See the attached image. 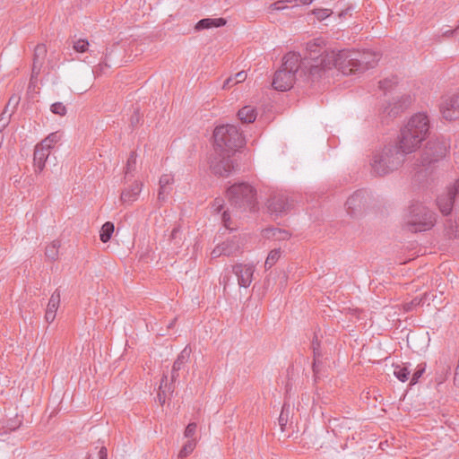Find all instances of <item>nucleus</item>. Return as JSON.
<instances>
[{"label": "nucleus", "mask_w": 459, "mask_h": 459, "mask_svg": "<svg viewBox=\"0 0 459 459\" xmlns=\"http://www.w3.org/2000/svg\"><path fill=\"white\" fill-rule=\"evenodd\" d=\"M255 195V189L247 183L234 184L227 190L230 205L243 211L255 210L256 204Z\"/></svg>", "instance_id": "6e6552de"}, {"label": "nucleus", "mask_w": 459, "mask_h": 459, "mask_svg": "<svg viewBox=\"0 0 459 459\" xmlns=\"http://www.w3.org/2000/svg\"><path fill=\"white\" fill-rule=\"evenodd\" d=\"M74 49L79 53H84L88 50L89 42L86 39H80L74 42Z\"/></svg>", "instance_id": "ea45409f"}, {"label": "nucleus", "mask_w": 459, "mask_h": 459, "mask_svg": "<svg viewBox=\"0 0 459 459\" xmlns=\"http://www.w3.org/2000/svg\"><path fill=\"white\" fill-rule=\"evenodd\" d=\"M410 152H403L400 142L396 145L385 146L380 152L374 155L371 167L372 171L378 176H385L398 169Z\"/></svg>", "instance_id": "20e7f679"}, {"label": "nucleus", "mask_w": 459, "mask_h": 459, "mask_svg": "<svg viewBox=\"0 0 459 459\" xmlns=\"http://www.w3.org/2000/svg\"><path fill=\"white\" fill-rule=\"evenodd\" d=\"M394 375L402 382H406L411 375V370L407 366H394Z\"/></svg>", "instance_id": "2f4dec72"}, {"label": "nucleus", "mask_w": 459, "mask_h": 459, "mask_svg": "<svg viewBox=\"0 0 459 459\" xmlns=\"http://www.w3.org/2000/svg\"><path fill=\"white\" fill-rule=\"evenodd\" d=\"M100 459H108V450L105 446H102L99 452Z\"/></svg>", "instance_id": "864d4df0"}, {"label": "nucleus", "mask_w": 459, "mask_h": 459, "mask_svg": "<svg viewBox=\"0 0 459 459\" xmlns=\"http://www.w3.org/2000/svg\"><path fill=\"white\" fill-rule=\"evenodd\" d=\"M233 155L216 153L211 161L212 171L221 177H228L235 169Z\"/></svg>", "instance_id": "f8f14e48"}, {"label": "nucleus", "mask_w": 459, "mask_h": 459, "mask_svg": "<svg viewBox=\"0 0 459 459\" xmlns=\"http://www.w3.org/2000/svg\"><path fill=\"white\" fill-rule=\"evenodd\" d=\"M292 206V200L284 193L273 194L267 201V209L275 217L286 214Z\"/></svg>", "instance_id": "9b49d317"}, {"label": "nucleus", "mask_w": 459, "mask_h": 459, "mask_svg": "<svg viewBox=\"0 0 459 459\" xmlns=\"http://www.w3.org/2000/svg\"><path fill=\"white\" fill-rule=\"evenodd\" d=\"M425 369H426V364L425 363L418 365L416 370L412 374L410 385H412L417 384L419 379L421 377V376L425 372Z\"/></svg>", "instance_id": "58836bf2"}, {"label": "nucleus", "mask_w": 459, "mask_h": 459, "mask_svg": "<svg viewBox=\"0 0 459 459\" xmlns=\"http://www.w3.org/2000/svg\"><path fill=\"white\" fill-rule=\"evenodd\" d=\"M307 54L301 57V61H307L308 65H316L321 70L320 78L325 74L326 70L335 67L337 53L325 54V40L321 38L314 39L307 43Z\"/></svg>", "instance_id": "423d86ee"}, {"label": "nucleus", "mask_w": 459, "mask_h": 459, "mask_svg": "<svg viewBox=\"0 0 459 459\" xmlns=\"http://www.w3.org/2000/svg\"><path fill=\"white\" fill-rule=\"evenodd\" d=\"M169 239L171 242H173V244L177 247H179L182 244V238H181V230H180V227H175L170 235H169Z\"/></svg>", "instance_id": "4c0bfd02"}, {"label": "nucleus", "mask_w": 459, "mask_h": 459, "mask_svg": "<svg viewBox=\"0 0 459 459\" xmlns=\"http://www.w3.org/2000/svg\"><path fill=\"white\" fill-rule=\"evenodd\" d=\"M222 206H223V201L222 200L218 199V198L214 200L213 207H214V210L217 212H220L221 211Z\"/></svg>", "instance_id": "8fccbe9b"}, {"label": "nucleus", "mask_w": 459, "mask_h": 459, "mask_svg": "<svg viewBox=\"0 0 459 459\" xmlns=\"http://www.w3.org/2000/svg\"><path fill=\"white\" fill-rule=\"evenodd\" d=\"M397 83V78L393 77L391 79H384L379 82V88L383 91H388L390 90L394 85Z\"/></svg>", "instance_id": "79ce46f5"}, {"label": "nucleus", "mask_w": 459, "mask_h": 459, "mask_svg": "<svg viewBox=\"0 0 459 459\" xmlns=\"http://www.w3.org/2000/svg\"><path fill=\"white\" fill-rule=\"evenodd\" d=\"M290 411V405L287 403H284L282 405L280 416L278 418V422H279L281 431L284 430L285 426L287 425V423L289 421Z\"/></svg>", "instance_id": "473e14b6"}, {"label": "nucleus", "mask_w": 459, "mask_h": 459, "mask_svg": "<svg viewBox=\"0 0 459 459\" xmlns=\"http://www.w3.org/2000/svg\"><path fill=\"white\" fill-rule=\"evenodd\" d=\"M114 232V224L110 221H107L103 224L100 230V238L104 243L108 242Z\"/></svg>", "instance_id": "72a5a7b5"}, {"label": "nucleus", "mask_w": 459, "mask_h": 459, "mask_svg": "<svg viewBox=\"0 0 459 459\" xmlns=\"http://www.w3.org/2000/svg\"><path fill=\"white\" fill-rule=\"evenodd\" d=\"M230 220V214L227 211H224L223 213H222V221L224 223V226L226 228H229V221Z\"/></svg>", "instance_id": "603ef678"}, {"label": "nucleus", "mask_w": 459, "mask_h": 459, "mask_svg": "<svg viewBox=\"0 0 459 459\" xmlns=\"http://www.w3.org/2000/svg\"><path fill=\"white\" fill-rule=\"evenodd\" d=\"M459 194V179H457L454 186L447 188L446 193L442 194L437 198V204L440 212L444 215H448L452 212L454 203L456 195Z\"/></svg>", "instance_id": "ddd939ff"}, {"label": "nucleus", "mask_w": 459, "mask_h": 459, "mask_svg": "<svg viewBox=\"0 0 459 459\" xmlns=\"http://www.w3.org/2000/svg\"><path fill=\"white\" fill-rule=\"evenodd\" d=\"M458 29H459V28L455 29V30H454V31H446V32H445V35H446L447 33H451V34H452V33H454V32L457 31V30H458Z\"/></svg>", "instance_id": "bf43d9fd"}, {"label": "nucleus", "mask_w": 459, "mask_h": 459, "mask_svg": "<svg viewBox=\"0 0 459 459\" xmlns=\"http://www.w3.org/2000/svg\"><path fill=\"white\" fill-rule=\"evenodd\" d=\"M60 304V293L56 290L51 295L45 314V319L48 323H52L56 315L57 308Z\"/></svg>", "instance_id": "4be33fe9"}, {"label": "nucleus", "mask_w": 459, "mask_h": 459, "mask_svg": "<svg viewBox=\"0 0 459 459\" xmlns=\"http://www.w3.org/2000/svg\"><path fill=\"white\" fill-rule=\"evenodd\" d=\"M167 380V376L164 375L161 378L160 385L158 392V399L161 405L165 403L167 392H173L171 384H168Z\"/></svg>", "instance_id": "c85d7f7f"}, {"label": "nucleus", "mask_w": 459, "mask_h": 459, "mask_svg": "<svg viewBox=\"0 0 459 459\" xmlns=\"http://www.w3.org/2000/svg\"><path fill=\"white\" fill-rule=\"evenodd\" d=\"M281 252L280 248H274L271 250L264 263V267L266 270L272 268L274 265V264L281 257Z\"/></svg>", "instance_id": "f704fd0d"}, {"label": "nucleus", "mask_w": 459, "mask_h": 459, "mask_svg": "<svg viewBox=\"0 0 459 459\" xmlns=\"http://www.w3.org/2000/svg\"><path fill=\"white\" fill-rule=\"evenodd\" d=\"M47 55V48L44 44H39L34 48L31 79L37 77Z\"/></svg>", "instance_id": "6ab92c4d"}, {"label": "nucleus", "mask_w": 459, "mask_h": 459, "mask_svg": "<svg viewBox=\"0 0 459 459\" xmlns=\"http://www.w3.org/2000/svg\"><path fill=\"white\" fill-rule=\"evenodd\" d=\"M429 132V120L425 113L413 115L401 129L400 147L405 152H413L426 139Z\"/></svg>", "instance_id": "7ed1b4c3"}, {"label": "nucleus", "mask_w": 459, "mask_h": 459, "mask_svg": "<svg viewBox=\"0 0 459 459\" xmlns=\"http://www.w3.org/2000/svg\"><path fill=\"white\" fill-rule=\"evenodd\" d=\"M255 272V265L252 264H236L232 266V273L238 279L240 287L247 288L252 281Z\"/></svg>", "instance_id": "4468645a"}, {"label": "nucleus", "mask_w": 459, "mask_h": 459, "mask_svg": "<svg viewBox=\"0 0 459 459\" xmlns=\"http://www.w3.org/2000/svg\"><path fill=\"white\" fill-rule=\"evenodd\" d=\"M196 442L194 438L188 440L178 453V458L184 459L188 456L195 448Z\"/></svg>", "instance_id": "c9c22d12"}, {"label": "nucleus", "mask_w": 459, "mask_h": 459, "mask_svg": "<svg viewBox=\"0 0 459 459\" xmlns=\"http://www.w3.org/2000/svg\"><path fill=\"white\" fill-rule=\"evenodd\" d=\"M314 13H315L316 17L317 18V20L323 21L325 18L330 16V14L332 13V11L329 9H316L314 11Z\"/></svg>", "instance_id": "c03bdc74"}, {"label": "nucleus", "mask_w": 459, "mask_h": 459, "mask_svg": "<svg viewBox=\"0 0 459 459\" xmlns=\"http://www.w3.org/2000/svg\"><path fill=\"white\" fill-rule=\"evenodd\" d=\"M412 304H420V301L417 300V299L412 300Z\"/></svg>", "instance_id": "052dcab7"}, {"label": "nucleus", "mask_w": 459, "mask_h": 459, "mask_svg": "<svg viewBox=\"0 0 459 459\" xmlns=\"http://www.w3.org/2000/svg\"><path fill=\"white\" fill-rule=\"evenodd\" d=\"M411 99L410 96H403L400 100L394 102H389L384 107L382 114L385 117H395L402 113L411 104Z\"/></svg>", "instance_id": "f3484780"}, {"label": "nucleus", "mask_w": 459, "mask_h": 459, "mask_svg": "<svg viewBox=\"0 0 459 459\" xmlns=\"http://www.w3.org/2000/svg\"><path fill=\"white\" fill-rule=\"evenodd\" d=\"M173 177L169 174H164L160 178L159 181V192H158V199L160 202H164L169 194V186L173 183Z\"/></svg>", "instance_id": "b1692460"}, {"label": "nucleus", "mask_w": 459, "mask_h": 459, "mask_svg": "<svg viewBox=\"0 0 459 459\" xmlns=\"http://www.w3.org/2000/svg\"><path fill=\"white\" fill-rule=\"evenodd\" d=\"M60 247V241L59 240H54L49 245L47 246L45 250L46 256L50 261H56L58 258V250Z\"/></svg>", "instance_id": "7c9ffc66"}, {"label": "nucleus", "mask_w": 459, "mask_h": 459, "mask_svg": "<svg viewBox=\"0 0 459 459\" xmlns=\"http://www.w3.org/2000/svg\"><path fill=\"white\" fill-rule=\"evenodd\" d=\"M321 70L316 65H308L301 61L299 53L289 52L282 59V65L274 74L272 85L279 91L290 90L295 82H315L320 79Z\"/></svg>", "instance_id": "f257e3e1"}, {"label": "nucleus", "mask_w": 459, "mask_h": 459, "mask_svg": "<svg viewBox=\"0 0 459 459\" xmlns=\"http://www.w3.org/2000/svg\"><path fill=\"white\" fill-rule=\"evenodd\" d=\"M196 428H197L196 423H195V422L189 423L185 429V433H184L185 437L187 438H192L194 437V435L195 434Z\"/></svg>", "instance_id": "a18cd8bd"}, {"label": "nucleus", "mask_w": 459, "mask_h": 459, "mask_svg": "<svg viewBox=\"0 0 459 459\" xmlns=\"http://www.w3.org/2000/svg\"><path fill=\"white\" fill-rule=\"evenodd\" d=\"M435 221V213L421 203L416 202L409 207L405 226L411 232H421L430 230Z\"/></svg>", "instance_id": "0eeeda50"}, {"label": "nucleus", "mask_w": 459, "mask_h": 459, "mask_svg": "<svg viewBox=\"0 0 459 459\" xmlns=\"http://www.w3.org/2000/svg\"><path fill=\"white\" fill-rule=\"evenodd\" d=\"M136 156L137 155H136L135 152H131V153L127 159L126 168H125L126 178H127L129 175H132V173L135 170Z\"/></svg>", "instance_id": "e433bc0d"}, {"label": "nucleus", "mask_w": 459, "mask_h": 459, "mask_svg": "<svg viewBox=\"0 0 459 459\" xmlns=\"http://www.w3.org/2000/svg\"><path fill=\"white\" fill-rule=\"evenodd\" d=\"M107 58L108 53H106L105 55V59L102 60L98 65L94 66V68L92 69V73L95 76L101 75L104 73V70L109 67L108 64L107 63Z\"/></svg>", "instance_id": "a19ab883"}, {"label": "nucleus", "mask_w": 459, "mask_h": 459, "mask_svg": "<svg viewBox=\"0 0 459 459\" xmlns=\"http://www.w3.org/2000/svg\"><path fill=\"white\" fill-rule=\"evenodd\" d=\"M140 117L139 113L135 112V114L131 117V123L134 126V124H137L139 122Z\"/></svg>", "instance_id": "5fc2aeb1"}, {"label": "nucleus", "mask_w": 459, "mask_h": 459, "mask_svg": "<svg viewBox=\"0 0 459 459\" xmlns=\"http://www.w3.org/2000/svg\"><path fill=\"white\" fill-rule=\"evenodd\" d=\"M378 60V55L370 50L343 49L337 53L335 68L346 75L359 74L373 68Z\"/></svg>", "instance_id": "f03ea898"}, {"label": "nucleus", "mask_w": 459, "mask_h": 459, "mask_svg": "<svg viewBox=\"0 0 459 459\" xmlns=\"http://www.w3.org/2000/svg\"><path fill=\"white\" fill-rule=\"evenodd\" d=\"M50 110L52 113L59 116H65L66 114V107L62 102H56L52 104Z\"/></svg>", "instance_id": "37998d69"}, {"label": "nucleus", "mask_w": 459, "mask_h": 459, "mask_svg": "<svg viewBox=\"0 0 459 459\" xmlns=\"http://www.w3.org/2000/svg\"><path fill=\"white\" fill-rule=\"evenodd\" d=\"M229 281H230V277L223 276L222 283H223V286H224V290H226V288H227V286L229 284Z\"/></svg>", "instance_id": "6e6d98bb"}, {"label": "nucleus", "mask_w": 459, "mask_h": 459, "mask_svg": "<svg viewBox=\"0 0 459 459\" xmlns=\"http://www.w3.org/2000/svg\"><path fill=\"white\" fill-rule=\"evenodd\" d=\"M191 348L186 346L181 352L178 355L177 359L174 361L171 370V383L176 382L179 377L178 372L183 369L186 364L188 362L191 354Z\"/></svg>", "instance_id": "a211bd4d"}, {"label": "nucleus", "mask_w": 459, "mask_h": 459, "mask_svg": "<svg viewBox=\"0 0 459 459\" xmlns=\"http://www.w3.org/2000/svg\"><path fill=\"white\" fill-rule=\"evenodd\" d=\"M372 202L371 194L366 189L354 192L346 201L347 213L352 218L364 214Z\"/></svg>", "instance_id": "1a4fd4ad"}, {"label": "nucleus", "mask_w": 459, "mask_h": 459, "mask_svg": "<svg viewBox=\"0 0 459 459\" xmlns=\"http://www.w3.org/2000/svg\"><path fill=\"white\" fill-rule=\"evenodd\" d=\"M239 250V238L233 237L232 238L228 239L215 247L211 255L212 258H217L221 255L230 256L236 255Z\"/></svg>", "instance_id": "dca6fc26"}, {"label": "nucleus", "mask_w": 459, "mask_h": 459, "mask_svg": "<svg viewBox=\"0 0 459 459\" xmlns=\"http://www.w3.org/2000/svg\"><path fill=\"white\" fill-rule=\"evenodd\" d=\"M62 138V133L59 131L49 134L45 139H43L39 144L45 147L48 151H51L55 144L57 143Z\"/></svg>", "instance_id": "bb28decb"}, {"label": "nucleus", "mask_w": 459, "mask_h": 459, "mask_svg": "<svg viewBox=\"0 0 459 459\" xmlns=\"http://www.w3.org/2000/svg\"><path fill=\"white\" fill-rule=\"evenodd\" d=\"M299 2L303 4H309L313 2V0H299Z\"/></svg>", "instance_id": "13d9d810"}, {"label": "nucleus", "mask_w": 459, "mask_h": 459, "mask_svg": "<svg viewBox=\"0 0 459 459\" xmlns=\"http://www.w3.org/2000/svg\"><path fill=\"white\" fill-rule=\"evenodd\" d=\"M214 150L216 153L234 155L244 144V137L237 126L221 125L213 131Z\"/></svg>", "instance_id": "39448f33"}, {"label": "nucleus", "mask_w": 459, "mask_h": 459, "mask_svg": "<svg viewBox=\"0 0 459 459\" xmlns=\"http://www.w3.org/2000/svg\"><path fill=\"white\" fill-rule=\"evenodd\" d=\"M256 117L257 112L252 106H245L238 112V117L242 123H253Z\"/></svg>", "instance_id": "a878e982"}, {"label": "nucleus", "mask_w": 459, "mask_h": 459, "mask_svg": "<svg viewBox=\"0 0 459 459\" xmlns=\"http://www.w3.org/2000/svg\"><path fill=\"white\" fill-rule=\"evenodd\" d=\"M227 20L224 18H204L197 22L195 26V30H203L211 28H219L225 26Z\"/></svg>", "instance_id": "5701e85b"}, {"label": "nucleus", "mask_w": 459, "mask_h": 459, "mask_svg": "<svg viewBox=\"0 0 459 459\" xmlns=\"http://www.w3.org/2000/svg\"><path fill=\"white\" fill-rule=\"evenodd\" d=\"M50 151H48L41 144L38 143L35 146L33 155V165L36 173H41L45 168V163L49 157Z\"/></svg>", "instance_id": "aec40b11"}, {"label": "nucleus", "mask_w": 459, "mask_h": 459, "mask_svg": "<svg viewBox=\"0 0 459 459\" xmlns=\"http://www.w3.org/2000/svg\"><path fill=\"white\" fill-rule=\"evenodd\" d=\"M273 6H274V9H277V10L284 8L280 2L273 4Z\"/></svg>", "instance_id": "4d7b16f0"}, {"label": "nucleus", "mask_w": 459, "mask_h": 459, "mask_svg": "<svg viewBox=\"0 0 459 459\" xmlns=\"http://www.w3.org/2000/svg\"><path fill=\"white\" fill-rule=\"evenodd\" d=\"M265 234L266 237H272L275 240H285L288 239L290 236V234L288 231L278 228L267 229L265 230Z\"/></svg>", "instance_id": "c756f323"}, {"label": "nucleus", "mask_w": 459, "mask_h": 459, "mask_svg": "<svg viewBox=\"0 0 459 459\" xmlns=\"http://www.w3.org/2000/svg\"><path fill=\"white\" fill-rule=\"evenodd\" d=\"M247 79V74L244 71L238 72L234 76V83H239Z\"/></svg>", "instance_id": "09e8293b"}, {"label": "nucleus", "mask_w": 459, "mask_h": 459, "mask_svg": "<svg viewBox=\"0 0 459 459\" xmlns=\"http://www.w3.org/2000/svg\"><path fill=\"white\" fill-rule=\"evenodd\" d=\"M319 347H320L319 342H318L317 338L316 337L312 341V349H313V353H314L313 371H314L315 376H317L319 374L320 367L322 364V362L319 359V356H320Z\"/></svg>", "instance_id": "cd10ccee"}, {"label": "nucleus", "mask_w": 459, "mask_h": 459, "mask_svg": "<svg viewBox=\"0 0 459 459\" xmlns=\"http://www.w3.org/2000/svg\"><path fill=\"white\" fill-rule=\"evenodd\" d=\"M234 83V77H229L223 83V89H230Z\"/></svg>", "instance_id": "3c124183"}, {"label": "nucleus", "mask_w": 459, "mask_h": 459, "mask_svg": "<svg viewBox=\"0 0 459 459\" xmlns=\"http://www.w3.org/2000/svg\"><path fill=\"white\" fill-rule=\"evenodd\" d=\"M329 423L335 436L342 435L343 430L351 429V420L347 418L333 419L330 420Z\"/></svg>", "instance_id": "393cba45"}, {"label": "nucleus", "mask_w": 459, "mask_h": 459, "mask_svg": "<svg viewBox=\"0 0 459 459\" xmlns=\"http://www.w3.org/2000/svg\"><path fill=\"white\" fill-rule=\"evenodd\" d=\"M20 100H21V98H20L19 96H17V95H13V96L9 99L8 103H7V105L5 106V108H4V109H6V112L8 111V108H9V107H10V106H13V109H14V108L18 106V104H19V102H20ZM12 112H13V110H12Z\"/></svg>", "instance_id": "de8ad7c7"}, {"label": "nucleus", "mask_w": 459, "mask_h": 459, "mask_svg": "<svg viewBox=\"0 0 459 459\" xmlns=\"http://www.w3.org/2000/svg\"><path fill=\"white\" fill-rule=\"evenodd\" d=\"M448 144L444 140H430L427 143L421 152L420 162L417 166L427 167L446 156Z\"/></svg>", "instance_id": "9d476101"}, {"label": "nucleus", "mask_w": 459, "mask_h": 459, "mask_svg": "<svg viewBox=\"0 0 459 459\" xmlns=\"http://www.w3.org/2000/svg\"><path fill=\"white\" fill-rule=\"evenodd\" d=\"M142 183L135 182L130 187L124 189L120 195V201L125 204H133L137 200L142 191Z\"/></svg>", "instance_id": "412c9836"}, {"label": "nucleus", "mask_w": 459, "mask_h": 459, "mask_svg": "<svg viewBox=\"0 0 459 459\" xmlns=\"http://www.w3.org/2000/svg\"><path fill=\"white\" fill-rule=\"evenodd\" d=\"M440 111L446 120L459 118V91L443 101Z\"/></svg>", "instance_id": "2eb2a0df"}, {"label": "nucleus", "mask_w": 459, "mask_h": 459, "mask_svg": "<svg viewBox=\"0 0 459 459\" xmlns=\"http://www.w3.org/2000/svg\"><path fill=\"white\" fill-rule=\"evenodd\" d=\"M11 114L7 115L6 109H4L0 115V133L9 124Z\"/></svg>", "instance_id": "49530a36"}]
</instances>
